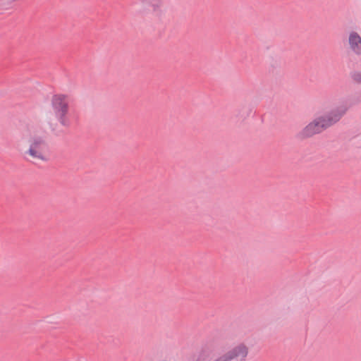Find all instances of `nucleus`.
<instances>
[{
	"label": "nucleus",
	"mask_w": 361,
	"mask_h": 361,
	"mask_svg": "<svg viewBox=\"0 0 361 361\" xmlns=\"http://www.w3.org/2000/svg\"><path fill=\"white\" fill-rule=\"evenodd\" d=\"M45 131L38 124L30 123L25 127L23 137L27 143L23 156L32 161H47L49 158V145L45 137Z\"/></svg>",
	"instance_id": "nucleus-1"
},
{
	"label": "nucleus",
	"mask_w": 361,
	"mask_h": 361,
	"mask_svg": "<svg viewBox=\"0 0 361 361\" xmlns=\"http://www.w3.org/2000/svg\"><path fill=\"white\" fill-rule=\"evenodd\" d=\"M250 351L245 342H227L212 353L211 361H247Z\"/></svg>",
	"instance_id": "nucleus-2"
},
{
	"label": "nucleus",
	"mask_w": 361,
	"mask_h": 361,
	"mask_svg": "<svg viewBox=\"0 0 361 361\" xmlns=\"http://www.w3.org/2000/svg\"><path fill=\"white\" fill-rule=\"evenodd\" d=\"M350 108V103L346 100H341L336 103L325 115L320 116L315 119L323 130L332 126L347 113Z\"/></svg>",
	"instance_id": "nucleus-3"
},
{
	"label": "nucleus",
	"mask_w": 361,
	"mask_h": 361,
	"mask_svg": "<svg viewBox=\"0 0 361 361\" xmlns=\"http://www.w3.org/2000/svg\"><path fill=\"white\" fill-rule=\"evenodd\" d=\"M51 105L54 115L61 126L68 127L70 120L68 118L69 104L67 96L64 94H55L51 97Z\"/></svg>",
	"instance_id": "nucleus-4"
},
{
	"label": "nucleus",
	"mask_w": 361,
	"mask_h": 361,
	"mask_svg": "<svg viewBox=\"0 0 361 361\" xmlns=\"http://www.w3.org/2000/svg\"><path fill=\"white\" fill-rule=\"evenodd\" d=\"M348 44L350 50L356 55H361V36L356 31L348 33Z\"/></svg>",
	"instance_id": "nucleus-5"
},
{
	"label": "nucleus",
	"mask_w": 361,
	"mask_h": 361,
	"mask_svg": "<svg viewBox=\"0 0 361 361\" xmlns=\"http://www.w3.org/2000/svg\"><path fill=\"white\" fill-rule=\"evenodd\" d=\"M324 131L317 121L314 118L299 133L301 138H307L312 137Z\"/></svg>",
	"instance_id": "nucleus-6"
},
{
	"label": "nucleus",
	"mask_w": 361,
	"mask_h": 361,
	"mask_svg": "<svg viewBox=\"0 0 361 361\" xmlns=\"http://www.w3.org/2000/svg\"><path fill=\"white\" fill-rule=\"evenodd\" d=\"M151 11L153 16H159L163 13V6L159 0H152L151 1Z\"/></svg>",
	"instance_id": "nucleus-7"
},
{
	"label": "nucleus",
	"mask_w": 361,
	"mask_h": 361,
	"mask_svg": "<svg viewBox=\"0 0 361 361\" xmlns=\"http://www.w3.org/2000/svg\"><path fill=\"white\" fill-rule=\"evenodd\" d=\"M17 0H0V10H8Z\"/></svg>",
	"instance_id": "nucleus-8"
},
{
	"label": "nucleus",
	"mask_w": 361,
	"mask_h": 361,
	"mask_svg": "<svg viewBox=\"0 0 361 361\" xmlns=\"http://www.w3.org/2000/svg\"><path fill=\"white\" fill-rule=\"evenodd\" d=\"M353 78L356 82L361 83V72L354 73Z\"/></svg>",
	"instance_id": "nucleus-9"
}]
</instances>
